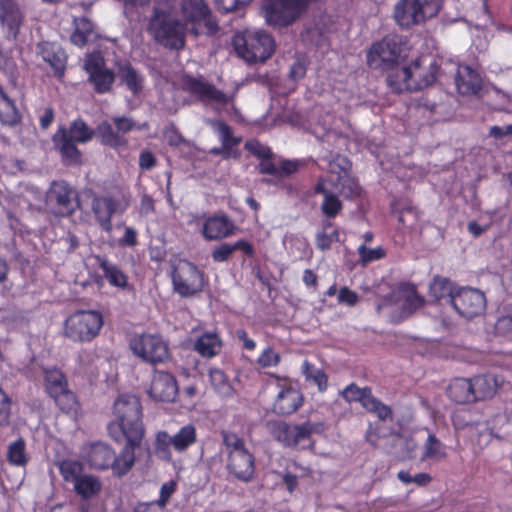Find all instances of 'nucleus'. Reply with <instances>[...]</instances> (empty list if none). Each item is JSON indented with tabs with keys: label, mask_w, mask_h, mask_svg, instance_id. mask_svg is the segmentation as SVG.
<instances>
[{
	"label": "nucleus",
	"mask_w": 512,
	"mask_h": 512,
	"mask_svg": "<svg viewBox=\"0 0 512 512\" xmlns=\"http://www.w3.org/2000/svg\"><path fill=\"white\" fill-rule=\"evenodd\" d=\"M181 18L175 15V0H159L152 8L147 32L161 46L182 50L189 33L194 37H215L220 31L216 15L206 0H180Z\"/></svg>",
	"instance_id": "f257e3e1"
},
{
	"label": "nucleus",
	"mask_w": 512,
	"mask_h": 512,
	"mask_svg": "<svg viewBox=\"0 0 512 512\" xmlns=\"http://www.w3.org/2000/svg\"><path fill=\"white\" fill-rule=\"evenodd\" d=\"M112 416L107 424L109 437L117 444L128 443L140 448L146 433L140 398L131 393L118 395L113 403Z\"/></svg>",
	"instance_id": "f03ea898"
},
{
	"label": "nucleus",
	"mask_w": 512,
	"mask_h": 512,
	"mask_svg": "<svg viewBox=\"0 0 512 512\" xmlns=\"http://www.w3.org/2000/svg\"><path fill=\"white\" fill-rule=\"evenodd\" d=\"M96 136V129L90 127L82 118L74 119L69 126H59L52 141L65 165L81 163L82 153L77 144H86Z\"/></svg>",
	"instance_id": "7ed1b4c3"
},
{
	"label": "nucleus",
	"mask_w": 512,
	"mask_h": 512,
	"mask_svg": "<svg viewBox=\"0 0 512 512\" xmlns=\"http://www.w3.org/2000/svg\"><path fill=\"white\" fill-rule=\"evenodd\" d=\"M136 448L124 443L117 455L115 450L103 442L93 443L87 454V462L90 467L106 471L111 470L116 477L125 476L134 466Z\"/></svg>",
	"instance_id": "20e7f679"
},
{
	"label": "nucleus",
	"mask_w": 512,
	"mask_h": 512,
	"mask_svg": "<svg viewBox=\"0 0 512 512\" xmlns=\"http://www.w3.org/2000/svg\"><path fill=\"white\" fill-rule=\"evenodd\" d=\"M220 434L227 454L226 470L236 480L250 482L255 475V457L247 448L245 440L226 430Z\"/></svg>",
	"instance_id": "39448f33"
},
{
	"label": "nucleus",
	"mask_w": 512,
	"mask_h": 512,
	"mask_svg": "<svg viewBox=\"0 0 512 512\" xmlns=\"http://www.w3.org/2000/svg\"><path fill=\"white\" fill-rule=\"evenodd\" d=\"M236 54L247 63L265 62L275 52L274 38L262 30H244L232 37Z\"/></svg>",
	"instance_id": "423d86ee"
},
{
	"label": "nucleus",
	"mask_w": 512,
	"mask_h": 512,
	"mask_svg": "<svg viewBox=\"0 0 512 512\" xmlns=\"http://www.w3.org/2000/svg\"><path fill=\"white\" fill-rule=\"evenodd\" d=\"M104 326L103 314L98 310H77L63 324V335L72 343L84 344L95 340Z\"/></svg>",
	"instance_id": "0eeeda50"
},
{
	"label": "nucleus",
	"mask_w": 512,
	"mask_h": 512,
	"mask_svg": "<svg viewBox=\"0 0 512 512\" xmlns=\"http://www.w3.org/2000/svg\"><path fill=\"white\" fill-rule=\"evenodd\" d=\"M44 204L56 218L73 216L80 208L79 192L65 180H54L45 192Z\"/></svg>",
	"instance_id": "6e6552de"
},
{
	"label": "nucleus",
	"mask_w": 512,
	"mask_h": 512,
	"mask_svg": "<svg viewBox=\"0 0 512 512\" xmlns=\"http://www.w3.org/2000/svg\"><path fill=\"white\" fill-rule=\"evenodd\" d=\"M405 42L397 34L386 35L370 47L367 52V64L371 69L383 71L397 67L404 52Z\"/></svg>",
	"instance_id": "1a4fd4ad"
},
{
	"label": "nucleus",
	"mask_w": 512,
	"mask_h": 512,
	"mask_svg": "<svg viewBox=\"0 0 512 512\" xmlns=\"http://www.w3.org/2000/svg\"><path fill=\"white\" fill-rule=\"evenodd\" d=\"M440 9L441 0H399L393 16L400 27L411 28L437 16Z\"/></svg>",
	"instance_id": "9d476101"
},
{
	"label": "nucleus",
	"mask_w": 512,
	"mask_h": 512,
	"mask_svg": "<svg viewBox=\"0 0 512 512\" xmlns=\"http://www.w3.org/2000/svg\"><path fill=\"white\" fill-rule=\"evenodd\" d=\"M129 348L136 357L154 366L171 358L169 344L159 333L135 334L129 340Z\"/></svg>",
	"instance_id": "9b49d317"
},
{
	"label": "nucleus",
	"mask_w": 512,
	"mask_h": 512,
	"mask_svg": "<svg viewBox=\"0 0 512 512\" xmlns=\"http://www.w3.org/2000/svg\"><path fill=\"white\" fill-rule=\"evenodd\" d=\"M266 427L270 436L276 442L288 448L298 446L306 448L310 446L314 432V424L309 421L301 424H290L282 420H270Z\"/></svg>",
	"instance_id": "f8f14e48"
},
{
	"label": "nucleus",
	"mask_w": 512,
	"mask_h": 512,
	"mask_svg": "<svg viewBox=\"0 0 512 512\" xmlns=\"http://www.w3.org/2000/svg\"><path fill=\"white\" fill-rule=\"evenodd\" d=\"M43 380L46 393L62 412L70 413L76 410V395L68 388L67 378L59 368L44 369Z\"/></svg>",
	"instance_id": "ddd939ff"
},
{
	"label": "nucleus",
	"mask_w": 512,
	"mask_h": 512,
	"mask_svg": "<svg viewBox=\"0 0 512 512\" xmlns=\"http://www.w3.org/2000/svg\"><path fill=\"white\" fill-rule=\"evenodd\" d=\"M173 289L181 297H191L203 290L204 274L198 267L185 259H180L171 274Z\"/></svg>",
	"instance_id": "4468645a"
},
{
	"label": "nucleus",
	"mask_w": 512,
	"mask_h": 512,
	"mask_svg": "<svg viewBox=\"0 0 512 512\" xmlns=\"http://www.w3.org/2000/svg\"><path fill=\"white\" fill-rule=\"evenodd\" d=\"M136 128L132 118L126 116L112 117L111 122L104 120L96 127V136L99 142L112 149L124 148L128 145L126 134Z\"/></svg>",
	"instance_id": "2eb2a0df"
},
{
	"label": "nucleus",
	"mask_w": 512,
	"mask_h": 512,
	"mask_svg": "<svg viewBox=\"0 0 512 512\" xmlns=\"http://www.w3.org/2000/svg\"><path fill=\"white\" fill-rule=\"evenodd\" d=\"M128 206V198L123 197L120 199L113 195L95 196L91 203V209L96 222L107 233L113 230V216L115 214H122Z\"/></svg>",
	"instance_id": "dca6fc26"
},
{
	"label": "nucleus",
	"mask_w": 512,
	"mask_h": 512,
	"mask_svg": "<svg viewBox=\"0 0 512 512\" xmlns=\"http://www.w3.org/2000/svg\"><path fill=\"white\" fill-rule=\"evenodd\" d=\"M84 69L96 93L105 94L111 91L115 81V74L106 67L105 59L99 51H94L87 55Z\"/></svg>",
	"instance_id": "f3484780"
},
{
	"label": "nucleus",
	"mask_w": 512,
	"mask_h": 512,
	"mask_svg": "<svg viewBox=\"0 0 512 512\" xmlns=\"http://www.w3.org/2000/svg\"><path fill=\"white\" fill-rule=\"evenodd\" d=\"M446 63L447 62H441V64H438L437 61L434 60L430 63L429 67L425 69L421 65V58L415 59L408 66L413 72L412 90H421L435 83H439L440 85L447 84L448 67H446Z\"/></svg>",
	"instance_id": "a211bd4d"
},
{
	"label": "nucleus",
	"mask_w": 512,
	"mask_h": 512,
	"mask_svg": "<svg viewBox=\"0 0 512 512\" xmlns=\"http://www.w3.org/2000/svg\"><path fill=\"white\" fill-rule=\"evenodd\" d=\"M452 306L460 316L473 319L484 313L486 297L476 288L462 287L452 297Z\"/></svg>",
	"instance_id": "6ab92c4d"
},
{
	"label": "nucleus",
	"mask_w": 512,
	"mask_h": 512,
	"mask_svg": "<svg viewBox=\"0 0 512 512\" xmlns=\"http://www.w3.org/2000/svg\"><path fill=\"white\" fill-rule=\"evenodd\" d=\"M446 67H448V82L453 79L459 94L475 95L481 90L482 79L470 66L446 63Z\"/></svg>",
	"instance_id": "aec40b11"
},
{
	"label": "nucleus",
	"mask_w": 512,
	"mask_h": 512,
	"mask_svg": "<svg viewBox=\"0 0 512 512\" xmlns=\"http://www.w3.org/2000/svg\"><path fill=\"white\" fill-rule=\"evenodd\" d=\"M183 88L186 92L195 96L203 103L214 102L225 105L230 100L223 91L217 89L213 84L202 78L185 75L183 77Z\"/></svg>",
	"instance_id": "412c9836"
},
{
	"label": "nucleus",
	"mask_w": 512,
	"mask_h": 512,
	"mask_svg": "<svg viewBox=\"0 0 512 512\" xmlns=\"http://www.w3.org/2000/svg\"><path fill=\"white\" fill-rule=\"evenodd\" d=\"M272 411L276 415L289 416L296 413L304 404V395L301 390L292 385H278Z\"/></svg>",
	"instance_id": "4be33fe9"
},
{
	"label": "nucleus",
	"mask_w": 512,
	"mask_h": 512,
	"mask_svg": "<svg viewBox=\"0 0 512 512\" xmlns=\"http://www.w3.org/2000/svg\"><path fill=\"white\" fill-rule=\"evenodd\" d=\"M148 393L156 401L173 402L178 394L177 381L171 373L155 370Z\"/></svg>",
	"instance_id": "5701e85b"
},
{
	"label": "nucleus",
	"mask_w": 512,
	"mask_h": 512,
	"mask_svg": "<svg viewBox=\"0 0 512 512\" xmlns=\"http://www.w3.org/2000/svg\"><path fill=\"white\" fill-rule=\"evenodd\" d=\"M473 401L492 399L502 387L504 379L493 373H484L471 378Z\"/></svg>",
	"instance_id": "b1692460"
},
{
	"label": "nucleus",
	"mask_w": 512,
	"mask_h": 512,
	"mask_svg": "<svg viewBox=\"0 0 512 512\" xmlns=\"http://www.w3.org/2000/svg\"><path fill=\"white\" fill-rule=\"evenodd\" d=\"M38 53L53 69L54 76L62 79L65 75L68 59L65 50L55 42L43 41L38 44Z\"/></svg>",
	"instance_id": "393cba45"
},
{
	"label": "nucleus",
	"mask_w": 512,
	"mask_h": 512,
	"mask_svg": "<svg viewBox=\"0 0 512 512\" xmlns=\"http://www.w3.org/2000/svg\"><path fill=\"white\" fill-rule=\"evenodd\" d=\"M24 21V14L16 0H0V24L9 36L16 38Z\"/></svg>",
	"instance_id": "a878e982"
},
{
	"label": "nucleus",
	"mask_w": 512,
	"mask_h": 512,
	"mask_svg": "<svg viewBox=\"0 0 512 512\" xmlns=\"http://www.w3.org/2000/svg\"><path fill=\"white\" fill-rule=\"evenodd\" d=\"M328 179L326 177H319L313 187L314 194L323 196V201L320 210L323 216L327 219H335L343 210V202L328 187Z\"/></svg>",
	"instance_id": "bb28decb"
},
{
	"label": "nucleus",
	"mask_w": 512,
	"mask_h": 512,
	"mask_svg": "<svg viewBox=\"0 0 512 512\" xmlns=\"http://www.w3.org/2000/svg\"><path fill=\"white\" fill-rule=\"evenodd\" d=\"M234 222L224 213L215 214L206 219L203 225V236L208 240H220L234 234Z\"/></svg>",
	"instance_id": "cd10ccee"
},
{
	"label": "nucleus",
	"mask_w": 512,
	"mask_h": 512,
	"mask_svg": "<svg viewBox=\"0 0 512 512\" xmlns=\"http://www.w3.org/2000/svg\"><path fill=\"white\" fill-rule=\"evenodd\" d=\"M472 391L471 378L456 377L448 384L446 395L455 404H472L474 403Z\"/></svg>",
	"instance_id": "c85d7f7f"
},
{
	"label": "nucleus",
	"mask_w": 512,
	"mask_h": 512,
	"mask_svg": "<svg viewBox=\"0 0 512 512\" xmlns=\"http://www.w3.org/2000/svg\"><path fill=\"white\" fill-rule=\"evenodd\" d=\"M117 75L122 84L134 95L141 92L144 77L131 65L130 62H120L117 65Z\"/></svg>",
	"instance_id": "c756f323"
},
{
	"label": "nucleus",
	"mask_w": 512,
	"mask_h": 512,
	"mask_svg": "<svg viewBox=\"0 0 512 512\" xmlns=\"http://www.w3.org/2000/svg\"><path fill=\"white\" fill-rule=\"evenodd\" d=\"M223 343L217 332H204L194 343V350L205 358H212L218 355Z\"/></svg>",
	"instance_id": "7c9ffc66"
},
{
	"label": "nucleus",
	"mask_w": 512,
	"mask_h": 512,
	"mask_svg": "<svg viewBox=\"0 0 512 512\" xmlns=\"http://www.w3.org/2000/svg\"><path fill=\"white\" fill-rule=\"evenodd\" d=\"M391 72L386 77L388 87L392 92L400 94L404 91L412 90V78L413 72L408 66H404L400 69L390 70Z\"/></svg>",
	"instance_id": "2f4dec72"
},
{
	"label": "nucleus",
	"mask_w": 512,
	"mask_h": 512,
	"mask_svg": "<svg viewBox=\"0 0 512 512\" xmlns=\"http://www.w3.org/2000/svg\"><path fill=\"white\" fill-rule=\"evenodd\" d=\"M74 491L83 500L97 496L102 490L100 479L92 474H83L74 484Z\"/></svg>",
	"instance_id": "473e14b6"
},
{
	"label": "nucleus",
	"mask_w": 512,
	"mask_h": 512,
	"mask_svg": "<svg viewBox=\"0 0 512 512\" xmlns=\"http://www.w3.org/2000/svg\"><path fill=\"white\" fill-rule=\"evenodd\" d=\"M337 186L341 195L350 201L361 200L365 197V190L361 186L358 178L352 173L343 174L339 180H337Z\"/></svg>",
	"instance_id": "72a5a7b5"
},
{
	"label": "nucleus",
	"mask_w": 512,
	"mask_h": 512,
	"mask_svg": "<svg viewBox=\"0 0 512 512\" xmlns=\"http://www.w3.org/2000/svg\"><path fill=\"white\" fill-rule=\"evenodd\" d=\"M96 259L104 277L111 286L123 289L128 286L127 275L117 265L110 262L106 257L97 256Z\"/></svg>",
	"instance_id": "f704fd0d"
},
{
	"label": "nucleus",
	"mask_w": 512,
	"mask_h": 512,
	"mask_svg": "<svg viewBox=\"0 0 512 512\" xmlns=\"http://www.w3.org/2000/svg\"><path fill=\"white\" fill-rule=\"evenodd\" d=\"M301 373L306 382L317 386L319 393H325L328 389V375L323 369L317 368L313 363L304 360L301 365Z\"/></svg>",
	"instance_id": "c9c22d12"
},
{
	"label": "nucleus",
	"mask_w": 512,
	"mask_h": 512,
	"mask_svg": "<svg viewBox=\"0 0 512 512\" xmlns=\"http://www.w3.org/2000/svg\"><path fill=\"white\" fill-rule=\"evenodd\" d=\"M75 29L71 34V42L82 48L84 47L94 33V24L87 17H75L73 20Z\"/></svg>",
	"instance_id": "e433bc0d"
},
{
	"label": "nucleus",
	"mask_w": 512,
	"mask_h": 512,
	"mask_svg": "<svg viewBox=\"0 0 512 512\" xmlns=\"http://www.w3.org/2000/svg\"><path fill=\"white\" fill-rule=\"evenodd\" d=\"M6 459L12 466L22 468L27 466L30 457L27 453L26 441L24 438L19 437L8 445Z\"/></svg>",
	"instance_id": "4c0bfd02"
},
{
	"label": "nucleus",
	"mask_w": 512,
	"mask_h": 512,
	"mask_svg": "<svg viewBox=\"0 0 512 512\" xmlns=\"http://www.w3.org/2000/svg\"><path fill=\"white\" fill-rule=\"evenodd\" d=\"M197 442V431L193 424L182 426L172 436V447L178 453H183Z\"/></svg>",
	"instance_id": "58836bf2"
},
{
	"label": "nucleus",
	"mask_w": 512,
	"mask_h": 512,
	"mask_svg": "<svg viewBox=\"0 0 512 512\" xmlns=\"http://www.w3.org/2000/svg\"><path fill=\"white\" fill-rule=\"evenodd\" d=\"M429 293L437 301L447 299L452 304V297L456 291L448 278L436 276L430 284Z\"/></svg>",
	"instance_id": "ea45409f"
},
{
	"label": "nucleus",
	"mask_w": 512,
	"mask_h": 512,
	"mask_svg": "<svg viewBox=\"0 0 512 512\" xmlns=\"http://www.w3.org/2000/svg\"><path fill=\"white\" fill-rule=\"evenodd\" d=\"M209 380L215 392L221 397H230L234 394V387L223 370L211 368Z\"/></svg>",
	"instance_id": "a19ab883"
},
{
	"label": "nucleus",
	"mask_w": 512,
	"mask_h": 512,
	"mask_svg": "<svg viewBox=\"0 0 512 512\" xmlns=\"http://www.w3.org/2000/svg\"><path fill=\"white\" fill-rule=\"evenodd\" d=\"M217 132L219 133L222 143V153L224 158H228L232 154V149L242 142L241 136H234L232 128L225 122L217 123Z\"/></svg>",
	"instance_id": "79ce46f5"
},
{
	"label": "nucleus",
	"mask_w": 512,
	"mask_h": 512,
	"mask_svg": "<svg viewBox=\"0 0 512 512\" xmlns=\"http://www.w3.org/2000/svg\"><path fill=\"white\" fill-rule=\"evenodd\" d=\"M340 395L347 402H359L364 408V404L372 395V389L368 386L360 388L355 383H351L340 392Z\"/></svg>",
	"instance_id": "37998d69"
},
{
	"label": "nucleus",
	"mask_w": 512,
	"mask_h": 512,
	"mask_svg": "<svg viewBox=\"0 0 512 512\" xmlns=\"http://www.w3.org/2000/svg\"><path fill=\"white\" fill-rule=\"evenodd\" d=\"M59 472L65 482L75 483L84 473L83 465L77 460L64 459L59 463Z\"/></svg>",
	"instance_id": "c03bdc74"
},
{
	"label": "nucleus",
	"mask_w": 512,
	"mask_h": 512,
	"mask_svg": "<svg viewBox=\"0 0 512 512\" xmlns=\"http://www.w3.org/2000/svg\"><path fill=\"white\" fill-rule=\"evenodd\" d=\"M446 456V446L434 434H429L424 444L423 457L440 460L446 458Z\"/></svg>",
	"instance_id": "a18cd8bd"
},
{
	"label": "nucleus",
	"mask_w": 512,
	"mask_h": 512,
	"mask_svg": "<svg viewBox=\"0 0 512 512\" xmlns=\"http://www.w3.org/2000/svg\"><path fill=\"white\" fill-rule=\"evenodd\" d=\"M364 409L369 413L375 414L382 421L393 419L391 407L374 397L373 394L368 399L367 403L364 404Z\"/></svg>",
	"instance_id": "49530a36"
},
{
	"label": "nucleus",
	"mask_w": 512,
	"mask_h": 512,
	"mask_svg": "<svg viewBox=\"0 0 512 512\" xmlns=\"http://www.w3.org/2000/svg\"><path fill=\"white\" fill-rule=\"evenodd\" d=\"M425 304V299L418 295L416 290L413 289L412 292L407 295L401 306V314L403 318L411 316L417 310L423 307Z\"/></svg>",
	"instance_id": "de8ad7c7"
},
{
	"label": "nucleus",
	"mask_w": 512,
	"mask_h": 512,
	"mask_svg": "<svg viewBox=\"0 0 512 512\" xmlns=\"http://www.w3.org/2000/svg\"><path fill=\"white\" fill-rule=\"evenodd\" d=\"M172 436L166 431H160L155 439V453L164 460H171Z\"/></svg>",
	"instance_id": "09e8293b"
},
{
	"label": "nucleus",
	"mask_w": 512,
	"mask_h": 512,
	"mask_svg": "<svg viewBox=\"0 0 512 512\" xmlns=\"http://www.w3.org/2000/svg\"><path fill=\"white\" fill-rule=\"evenodd\" d=\"M357 253L359 255V260L363 265L386 257V250L382 246L369 248L365 244H362L358 247Z\"/></svg>",
	"instance_id": "8fccbe9b"
},
{
	"label": "nucleus",
	"mask_w": 512,
	"mask_h": 512,
	"mask_svg": "<svg viewBox=\"0 0 512 512\" xmlns=\"http://www.w3.org/2000/svg\"><path fill=\"white\" fill-rule=\"evenodd\" d=\"M351 167V161L346 156L340 154L335 155L328 164L329 172L337 175V180H339L343 174L351 173Z\"/></svg>",
	"instance_id": "3c124183"
},
{
	"label": "nucleus",
	"mask_w": 512,
	"mask_h": 512,
	"mask_svg": "<svg viewBox=\"0 0 512 512\" xmlns=\"http://www.w3.org/2000/svg\"><path fill=\"white\" fill-rule=\"evenodd\" d=\"M244 148L249 153H251L252 155L259 159H272L273 157V152L271 148L268 147L267 145L262 144L257 139L247 140L244 145Z\"/></svg>",
	"instance_id": "603ef678"
},
{
	"label": "nucleus",
	"mask_w": 512,
	"mask_h": 512,
	"mask_svg": "<svg viewBox=\"0 0 512 512\" xmlns=\"http://www.w3.org/2000/svg\"><path fill=\"white\" fill-rule=\"evenodd\" d=\"M281 361V356L271 347H266L257 359V363L261 368H269L277 366Z\"/></svg>",
	"instance_id": "864d4df0"
},
{
	"label": "nucleus",
	"mask_w": 512,
	"mask_h": 512,
	"mask_svg": "<svg viewBox=\"0 0 512 512\" xmlns=\"http://www.w3.org/2000/svg\"><path fill=\"white\" fill-rule=\"evenodd\" d=\"M339 232L337 229L328 234L325 231L318 232L315 238V244L318 249L325 251L331 248L332 244L338 241Z\"/></svg>",
	"instance_id": "5fc2aeb1"
},
{
	"label": "nucleus",
	"mask_w": 512,
	"mask_h": 512,
	"mask_svg": "<svg viewBox=\"0 0 512 512\" xmlns=\"http://www.w3.org/2000/svg\"><path fill=\"white\" fill-rule=\"evenodd\" d=\"M177 484L171 480L162 484L160 488L159 498L155 501L160 509H164L168 504L171 496L176 491Z\"/></svg>",
	"instance_id": "6e6d98bb"
},
{
	"label": "nucleus",
	"mask_w": 512,
	"mask_h": 512,
	"mask_svg": "<svg viewBox=\"0 0 512 512\" xmlns=\"http://www.w3.org/2000/svg\"><path fill=\"white\" fill-rule=\"evenodd\" d=\"M359 295L347 286H343L338 291V303L349 307L355 306L359 302Z\"/></svg>",
	"instance_id": "4d7b16f0"
},
{
	"label": "nucleus",
	"mask_w": 512,
	"mask_h": 512,
	"mask_svg": "<svg viewBox=\"0 0 512 512\" xmlns=\"http://www.w3.org/2000/svg\"><path fill=\"white\" fill-rule=\"evenodd\" d=\"M11 410V399L4 390L0 388V426L9 422Z\"/></svg>",
	"instance_id": "13d9d810"
},
{
	"label": "nucleus",
	"mask_w": 512,
	"mask_h": 512,
	"mask_svg": "<svg viewBox=\"0 0 512 512\" xmlns=\"http://www.w3.org/2000/svg\"><path fill=\"white\" fill-rule=\"evenodd\" d=\"M233 252L232 244L222 243L212 251V259L214 262L218 263L225 262L231 257Z\"/></svg>",
	"instance_id": "bf43d9fd"
},
{
	"label": "nucleus",
	"mask_w": 512,
	"mask_h": 512,
	"mask_svg": "<svg viewBox=\"0 0 512 512\" xmlns=\"http://www.w3.org/2000/svg\"><path fill=\"white\" fill-rule=\"evenodd\" d=\"M252 0H214L216 7L223 12H233L249 4Z\"/></svg>",
	"instance_id": "052dcab7"
},
{
	"label": "nucleus",
	"mask_w": 512,
	"mask_h": 512,
	"mask_svg": "<svg viewBox=\"0 0 512 512\" xmlns=\"http://www.w3.org/2000/svg\"><path fill=\"white\" fill-rule=\"evenodd\" d=\"M300 163L297 160H282L278 166V177L290 176L299 170Z\"/></svg>",
	"instance_id": "680f3d73"
},
{
	"label": "nucleus",
	"mask_w": 512,
	"mask_h": 512,
	"mask_svg": "<svg viewBox=\"0 0 512 512\" xmlns=\"http://www.w3.org/2000/svg\"><path fill=\"white\" fill-rule=\"evenodd\" d=\"M495 331L501 335H505L512 331V317L508 312L506 315L497 319L495 323Z\"/></svg>",
	"instance_id": "e2e57ef3"
},
{
	"label": "nucleus",
	"mask_w": 512,
	"mask_h": 512,
	"mask_svg": "<svg viewBox=\"0 0 512 512\" xmlns=\"http://www.w3.org/2000/svg\"><path fill=\"white\" fill-rule=\"evenodd\" d=\"M157 163L154 154L149 150H143L139 155V167L142 170H151Z\"/></svg>",
	"instance_id": "0e129e2a"
},
{
	"label": "nucleus",
	"mask_w": 512,
	"mask_h": 512,
	"mask_svg": "<svg viewBox=\"0 0 512 512\" xmlns=\"http://www.w3.org/2000/svg\"><path fill=\"white\" fill-rule=\"evenodd\" d=\"M138 233L132 227H126L124 235L119 239V244L121 246L134 247L138 244L137 239Z\"/></svg>",
	"instance_id": "69168bd1"
},
{
	"label": "nucleus",
	"mask_w": 512,
	"mask_h": 512,
	"mask_svg": "<svg viewBox=\"0 0 512 512\" xmlns=\"http://www.w3.org/2000/svg\"><path fill=\"white\" fill-rule=\"evenodd\" d=\"M155 211V202L154 199L144 193L140 198V205H139V213L141 215H149Z\"/></svg>",
	"instance_id": "338daca9"
},
{
	"label": "nucleus",
	"mask_w": 512,
	"mask_h": 512,
	"mask_svg": "<svg viewBox=\"0 0 512 512\" xmlns=\"http://www.w3.org/2000/svg\"><path fill=\"white\" fill-rule=\"evenodd\" d=\"M232 246L233 251L240 250L249 258L255 257L256 252L253 244L245 239L236 241L234 244H232Z\"/></svg>",
	"instance_id": "774afa93"
}]
</instances>
